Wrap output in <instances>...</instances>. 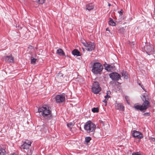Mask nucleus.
<instances>
[{
	"label": "nucleus",
	"mask_w": 155,
	"mask_h": 155,
	"mask_svg": "<svg viewBox=\"0 0 155 155\" xmlns=\"http://www.w3.org/2000/svg\"><path fill=\"white\" fill-rule=\"evenodd\" d=\"M38 112L40 113L44 119L48 120L52 117L51 111L48 106L44 105L38 108Z\"/></svg>",
	"instance_id": "obj_1"
},
{
	"label": "nucleus",
	"mask_w": 155,
	"mask_h": 155,
	"mask_svg": "<svg viewBox=\"0 0 155 155\" xmlns=\"http://www.w3.org/2000/svg\"><path fill=\"white\" fill-rule=\"evenodd\" d=\"M96 128V126L95 124L90 120L86 122L84 126V130L90 135H93L94 134L95 132Z\"/></svg>",
	"instance_id": "obj_2"
},
{
	"label": "nucleus",
	"mask_w": 155,
	"mask_h": 155,
	"mask_svg": "<svg viewBox=\"0 0 155 155\" xmlns=\"http://www.w3.org/2000/svg\"><path fill=\"white\" fill-rule=\"evenodd\" d=\"M143 97L145 98V101L142 105H139L138 104H136L134 105V107L136 110L144 112L148 108L150 104L149 102L146 100L147 98H146L145 95L143 96Z\"/></svg>",
	"instance_id": "obj_3"
},
{
	"label": "nucleus",
	"mask_w": 155,
	"mask_h": 155,
	"mask_svg": "<svg viewBox=\"0 0 155 155\" xmlns=\"http://www.w3.org/2000/svg\"><path fill=\"white\" fill-rule=\"evenodd\" d=\"M103 69V66L100 63L95 62L93 64L91 71L95 74L100 75Z\"/></svg>",
	"instance_id": "obj_4"
},
{
	"label": "nucleus",
	"mask_w": 155,
	"mask_h": 155,
	"mask_svg": "<svg viewBox=\"0 0 155 155\" xmlns=\"http://www.w3.org/2000/svg\"><path fill=\"white\" fill-rule=\"evenodd\" d=\"M32 142L29 141H27L23 142V144L20 147L21 149H23L25 152L27 151V155H31L32 153L30 147L31 146Z\"/></svg>",
	"instance_id": "obj_5"
},
{
	"label": "nucleus",
	"mask_w": 155,
	"mask_h": 155,
	"mask_svg": "<svg viewBox=\"0 0 155 155\" xmlns=\"http://www.w3.org/2000/svg\"><path fill=\"white\" fill-rule=\"evenodd\" d=\"M82 43L86 48V50L89 51H93L95 48V44L93 42L85 41L84 42H82Z\"/></svg>",
	"instance_id": "obj_6"
},
{
	"label": "nucleus",
	"mask_w": 155,
	"mask_h": 155,
	"mask_svg": "<svg viewBox=\"0 0 155 155\" xmlns=\"http://www.w3.org/2000/svg\"><path fill=\"white\" fill-rule=\"evenodd\" d=\"M144 49L146 52L149 55L154 53V49L152 45L147 44L144 47Z\"/></svg>",
	"instance_id": "obj_7"
},
{
	"label": "nucleus",
	"mask_w": 155,
	"mask_h": 155,
	"mask_svg": "<svg viewBox=\"0 0 155 155\" xmlns=\"http://www.w3.org/2000/svg\"><path fill=\"white\" fill-rule=\"evenodd\" d=\"M101 88L99 86L98 82L97 81L94 82L92 88V92L95 94H98L101 91Z\"/></svg>",
	"instance_id": "obj_8"
},
{
	"label": "nucleus",
	"mask_w": 155,
	"mask_h": 155,
	"mask_svg": "<svg viewBox=\"0 0 155 155\" xmlns=\"http://www.w3.org/2000/svg\"><path fill=\"white\" fill-rule=\"evenodd\" d=\"M66 96V95L64 94L57 95L55 97V100L56 103H60L64 102L65 100Z\"/></svg>",
	"instance_id": "obj_9"
},
{
	"label": "nucleus",
	"mask_w": 155,
	"mask_h": 155,
	"mask_svg": "<svg viewBox=\"0 0 155 155\" xmlns=\"http://www.w3.org/2000/svg\"><path fill=\"white\" fill-rule=\"evenodd\" d=\"M110 78L113 80L118 81L120 79V75L116 72H112L109 74Z\"/></svg>",
	"instance_id": "obj_10"
},
{
	"label": "nucleus",
	"mask_w": 155,
	"mask_h": 155,
	"mask_svg": "<svg viewBox=\"0 0 155 155\" xmlns=\"http://www.w3.org/2000/svg\"><path fill=\"white\" fill-rule=\"evenodd\" d=\"M133 136L136 138L141 139L143 137V134L140 132L134 130L133 134Z\"/></svg>",
	"instance_id": "obj_11"
},
{
	"label": "nucleus",
	"mask_w": 155,
	"mask_h": 155,
	"mask_svg": "<svg viewBox=\"0 0 155 155\" xmlns=\"http://www.w3.org/2000/svg\"><path fill=\"white\" fill-rule=\"evenodd\" d=\"M5 61L8 63H12L14 62V58L12 55L6 56L5 58Z\"/></svg>",
	"instance_id": "obj_12"
},
{
	"label": "nucleus",
	"mask_w": 155,
	"mask_h": 155,
	"mask_svg": "<svg viewBox=\"0 0 155 155\" xmlns=\"http://www.w3.org/2000/svg\"><path fill=\"white\" fill-rule=\"evenodd\" d=\"M115 108L116 109L119 110L121 111H124V107L123 104L121 103H116Z\"/></svg>",
	"instance_id": "obj_13"
},
{
	"label": "nucleus",
	"mask_w": 155,
	"mask_h": 155,
	"mask_svg": "<svg viewBox=\"0 0 155 155\" xmlns=\"http://www.w3.org/2000/svg\"><path fill=\"white\" fill-rule=\"evenodd\" d=\"M86 8L87 10L89 11L93 9L94 6L92 3H89L86 5Z\"/></svg>",
	"instance_id": "obj_14"
},
{
	"label": "nucleus",
	"mask_w": 155,
	"mask_h": 155,
	"mask_svg": "<svg viewBox=\"0 0 155 155\" xmlns=\"http://www.w3.org/2000/svg\"><path fill=\"white\" fill-rule=\"evenodd\" d=\"M72 53L74 56H81L80 53L78 50L76 49H75L73 50L72 51Z\"/></svg>",
	"instance_id": "obj_15"
},
{
	"label": "nucleus",
	"mask_w": 155,
	"mask_h": 155,
	"mask_svg": "<svg viewBox=\"0 0 155 155\" xmlns=\"http://www.w3.org/2000/svg\"><path fill=\"white\" fill-rule=\"evenodd\" d=\"M57 53L61 56H64L65 55V54L64 51L61 48H59L57 50Z\"/></svg>",
	"instance_id": "obj_16"
},
{
	"label": "nucleus",
	"mask_w": 155,
	"mask_h": 155,
	"mask_svg": "<svg viewBox=\"0 0 155 155\" xmlns=\"http://www.w3.org/2000/svg\"><path fill=\"white\" fill-rule=\"evenodd\" d=\"M108 24L113 26H115L116 25V23L113 21V19L111 18H110V20L108 21Z\"/></svg>",
	"instance_id": "obj_17"
},
{
	"label": "nucleus",
	"mask_w": 155,
	"mask_h": 155,
	"mask_svg": "<svg viewBox=\"0 0 155 155\" xmlns=\"http://www.w3.org/2000/svg\"><path fill=\"white\" fill-rule=\"evenodd\" d=\"M113 67L110 65H108L105 67V69L107 71H109L113 70Z\"/></svg>",
	"instance_id": "obj_18"
},
{
	"label": "nucleus",
	"mask_w": 155,
	"mask_h": 155,
	"mask_svg": "<svg viewBox=\"0 0 155 155\" xmlns=\"http://www.w3.org/2000/svg\"><path fill=\"white\" fill-rule=\"evenodd\" d=\"M121 74L122 76L124 77V78L126 79L128 78V74L126 71H123Z\"/></svg>",
	"instance_id": "obj_19"
},
{
	"label": "nucleus",
	"mask_w": 155,
	"mask_h": 155,
	"mask_svg": "<svg viewBox=\"0 0 155 155\" xmlns=\"http://www.w3.org/2000/svg\"><path fill=\"white\" fill-rule=\"evenodd\" d=\"M6 152L5 149L3 148L0 149V155H5Z\"/></svg>",
	"instance_id": "obj_20"
},
{
	"label": "nucleus",
	"mask_w": 155,
	"mask_h": 155,
	"mask_svg": "<svg viewBox=\"0 0 155 155\" xmlns=\"http://www.w3.org/2000/svg\"><path fill=\"white\" fill-rule=\"evenodd\" d=\"M46 0H35V2L38 4H42L44 3Z\"/></svg>",
	"instance_id": "obj_21"
},
{
	"label": "nucleus",
	"mask_w": 155,
	"mask_h": 155,
	"mask_svg": "<svg viewBox=\"0 0 155 155\" xmlns=\"http://www.w3.org/2000/svg\"><path fill=\"white\" fill-rule=\"evenodd\" d=\"M37 59L34 58L33 57H31V64H35Z\"/></svg>",
	"instance_id": "obj_22"
},
{
	"label": "nucleus",
	"mask_w": 155,
	"mask_h": 155,
	"mask_svg": "<svg viewBox=\"0 0 155 155\" xmlns=\"http://www.w3.org/2000/svg\"><path fill=\"white\" fill-rule=\"evenodd\" d=\"M92 111L94 113H97L99 112V109L98 107H94L92 109Z\"/></svg>",
	"instance_id": "obj_23"
},
{
	"label": "nucleus",
	"mask_w": 155,
	"mask_h": 155,
	"mask_svg": "<svg viewBox=\"0 0 155 155\" xmlns=\"http://www.w3.org/2000/svg\"><path fill=\"white\" fill-rule=\"evenodd\" d=\"M91 138L90 137H87L85 138V142L87 143H88L91 140Z\"/></svg>",
	"instance_id": "obj_24"
},
{
	"label": "nucleus",
	"mask_w": 155,
	"mask_h": 155,
	"mask_svg": "<svg viewBox=\"0 0 155 155\" xmlns=\"http://www.w3.org/2000/svg\"><path fill=\"white\" fill-rule=\"evenodd\" d=\"M109 93H110V91H107V95L105 96V97L107 99H108L110 97V95H108Z\"/></svg>",
	"instance_id": "obj_25"
},
{
	"label": "nucleus",
	"mask_w": 155,
	"mask_h": 155,
	"mask_svg": "<svg viewBox=\"0 0 155 155\" xmlns=\"http://www.w3.org/2000/svg\"><path fill=\"white\" fill-rule=\"evenodd\" d=\"M73 123L72 122H70L69 123H68L67 124V126L69 128H71V126H73Z\"/></svg>",
	"instance_id": "obj_26"
},
{
	"label": "nucleus",
	"mask_w": 155,
	"mask_h": 155,
	"mask_svg": "<svg viewBox=\"0 0 155 155\" xmlns=\"http://www.w3.org/2000/svg\"><path fill=\"white\" fill-rule=\"evenodd\" d=\"M132 155H141L140 153L139 152H133Z\"/></svg>",
	"instance_id": "obj_27"
},
{
	"label": "nucleus",
	"mask_w": 155,
	"mask_h": 155,
	"mask_svg": "<svg viewBox=\"0 0 155 155\" xmlns=\"http://www.w3.org/2000/svg\"><path fill=\"white\" fill-rule=\"evenodd\" d=\"M150 115V114L149 113H145L143 114V115L145 117H147L149 116Z\"/></svg>",
	"instance_id": "obj_28"
},
{
	"label": "nucleus",
	"mask_w": 155,
	"mask_h": 155,
	"mask_svg": "<svg viewBox=\"0 0 155 155\" xmlns=\"http://www.w3.org/2000/svg\"><path fill=\"white\" fill-rule=\"evenodd\" d=\"M149 140L152 141H155V139L153 137H150L149 139Z\"/></svg>",
	"instance_id": "obj_29"
},
{
	"label": "nucleus",
	"mask_w": 155,
	"mask_h": 155,
	"mask_svg": "<svg viewBox=\"0 0 155 155\" xmlns=\"http://www.w3.org/2000/svg\"><path fill=\"white\" fill-rule=\"evenodd\" d=\"M125 99L126 100V101L127 102V103L129 104V103H128V97L127 96H126L125 97Z\"/></svg>",
	"instance_id": "obj_30"
},
{
	"label": "nucleus",
	"mask_w": 155,
	"mask_h": 155,
	"mask_svg": "<svg viewBox=\"0 0 155 155\" xmlns=\"http://www.w3.org/2000/svg\"><path fill=\"white\" fill-rule=\"evenodd\" d=\"M119 13L120 15H122L123 13V11L122 10H121L120 12H119Z\"/></svg>",
	"instance_id": "obj_31"
},
{
	"label": "nucleus",
	"mask_w": 155,
	"mask_h": 155,
	"mask_svg": "<svg viewBox=\"0 0 155 155\" xmlns=\"http://www.w3.org/2000/svg\"><path fill=\"white\" fill-rule=\"evenodd\" d=\"M139 84L141 87H142V88L144 90H145V89H144V87H143V86L142 85H141L140 84Z\"/></svg>",
	"instance_id": "obj_32"
},
{
	"label": "nucleus",
	"mask_w": 155,
	"mask_h": 155,
	"mask_svg": "<svg viewBox=\"0 0 155 155\" xmlns=\"http://www.w3.org/2000/svg\"><path fill=\"white\" fill-rule=\"evenodd\" d=\"M108 99H107L105 98V100L104 101H103V102L104 103H106L107 102V101Z\"/></svg>",
	"instance_id": "obj_33"
},
{
	"label": "nucleus",
	"mask_w": 155,
	"mask_h": 155,
	"mask_svg": "<svg viewBox=\"0 0 155 155\" xmlns=\"http://www.w3.org/2000/svg\"><path fill=\"white\" fill-rule=\"evenodd\" d=\"M106 31H109V32H110V30L109 28H107L106 29Z\"/></svg>",
	"instance_id": "obj_34"
},
{
	"label": "nucleus",
	"mask_w": 155,
	"mask_h": 155,
	"mask_svg": "<svg viewBox=\"0 0 155 155\" xmlns=\"http://www.w3.org/2000/svg\"><path fill=\"white\" fill-rule=\"evenodd\" d=\"M45 130H46V131L45 132V133H47L48 131H47V129L46 128Z\"/></svg>",
	"instance_id": "obj_35"
},
{
	"label": "nucleus",
	"mask_w": 155,
	"mask_h": 155,
	"mask_svg": "<svg viewBox=\"0 0 155 155\" xmlns=\"http://www.w3.org/2000/svg\"><path fill=\"white\" fill-rule=\"evenodd\" d=\"M108 5L109 6H110L111 5L110 4H108Z\"/></svg>",
	"instance_id": "obj_36"
},
{
	"label": "nucleus",
	"mask_w": 155,
	"mask_h": 155,
	"mask_svg": "<svg viewBox=\"0 0 155 155\" xmlns=\"http://www.w3.org/2000/svg\"><path fill=\"white\" fill-rule=\"evenodd\" d=\"M12 155H16L14 154H12Z\"/></svg>",
	"instance_id": "obj_37"
}]
</instances>
